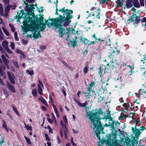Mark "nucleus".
Listing matches in <instances>:
<instances>
[{"mask_svg":"<svg viewBox=\"0 0 146 146\" xmlns=\"http://www.w3.org/2000/svg\"><path fill=\"white\" fill-rule=\"evenodd\" d=\"M24 137L25 138L26 140V141L29 144H30L31 143V141L26 136H25Z\"/></svg>","mask_w":146,"mask_h":146,"instance_id":"nucleus-36","label":"nucleus"},{"mask_svg":"<svg viewBox=\"0 0 146 146\" xmlns=\"http://www.w3.org/2000/svg\"><path fill=\"white\" fill-rule=\"evenodd\" d=\"M71 143L73 146L75 145L76 146V144L74 143L73 141V138H72L71 140Z\"/></svg>","mask_w":146,"mask_h":146,"instance_id":"nucleus-62","label":"nucleus"},{"mask_svg":"<svg viewBox=\"0 0 146 146\" xmlns=\"http://www.w3.org/2000/svg\"><path fill=\"white\" fill-rule=\"evenodd\" d=\"M33 15H31V17H28L26 19H24V20L23 21V23L24 24H26L27 23H30V25L27 27V29L29 31H33V37L35 38H38L39 37H41L40 33H38L37 34H36L35 33L36 31V30L39 29V27L41 30L43 31L45 28V26L44 24L42 25L40 24L39 26L38 24V21L35 19V17H33ZM31 16V15H30Z\"/></svg>","mask_w":146,"mask_h":146,"instance_id":"nucleus-3","label":"nucleus"},{"mask_svg":"<svg viewBox=\"0 0 146 146\" xmlns=\"http://www.w3.org/2000/svg\"><path fill=\"white\" fill-rule=\"evenodd\" d=\"M3 9L2 5L0 3V14L1 16H3Z\"/></svg>","mask_w":146,"mask_h":146,"instance_id":"nucleus-23","label":"nucleus"},{"mask_svg":"<svg viewBox=\"0 0 146 146\" xmlns=\"http://www.w3.org/2000/svg\"><path fill=\"white\" fill-rule=\"evenodd\" d=\"M49 102L50 101L51 103L52 104H54L53 101L52 100V98L51 95L49 96Z\"/></svg>","mask_w":146,"mask_h":146,"instance_id":"nucleus-49","label":"nucleus"},{"mask_svg":"<svg viewBox=\"0 0 146 146\" xmlns=\"http://www.w3.org/2000/svg\"><path fill=\"white\" fill-rule=\"evenodd\" d=\"M62 63L65 65V66L66 67L68 65V64L64 61H62Z\"/></svg>","mask_w":146,"mask_h":146,"instance_id":"nucleus-64","label":"nucleus"},{"mask_svg":"<svg viewBox=\"0 0 146 146\" xmlns=\"http://www.w3.org/2000/svg\"><path fill=\"white\" fill-rule=\"evenodd\" d=\"M14 36L15 40L18 41L19 40V38L17 37V32H15L14 33Z\"/></svg>","mask_w":146,"mask_h":146,"instance_id":"nucleus-35","label":"nucleus"},{"mask_svg":"<svg viewBox=\"0 0 146 146\" xmlns=\"http://www.w3.org/2000/svg\"><path fill=\"white\" fill-rule=\"evenodd\" d=\"M6 51L9 54H11L12 53V51L10 50L9 48H7L5 49Z\"/></svg>","mask_w":146,"mask_h":146,"instance_id":"nucleus-52","label":"nucleus"},{"mask_svg":"<svg viewBox=\"0 0 146 146\" xmlns=\"http://www.w3.org/2000/svg\"><path fill=\"white\" fill-rule=\"evenodd\" d=\"M33 95L34 96H37V91L36 89H33L32 91Z\"/></svg>","mask_w":146,"mask_h":146,"instance_id":"nucleus-31","label":"nucleus"},{"mask_svg":"<svg viewBox=\"0 0 146 146\" xmlns=\"http://www.w3.org/2000/svg\"><path fill=\"white\" fill-rule=\"evenodd\" d=\"M65 30L64 29H61L60 30V32L59 33V36H60L61 37L62 36L65 34Z\"/></svg>","mask_w":146,"mask_h":146,"instance_id":"nucleus-25","label":"nucleus"},{"mask_svg":"<svg viewBox=\"0 0 146 146\" xmlns=\"http://www.w3.org/2000/svg\"><path fill=\"white\" fill-rule=\"evenodd\" d=\"M24 124L25 125V127L28 130H30L32 129L31 127V126H29V125H25V123Z\"/></svg>","mask_w":146,"mask_h":146,"instance_id":"nucleus-39","label":"nucleus"},{"mask_svg":"<svg viewBox=\"0 0 146 146\" xmlns=\"http://www.w3.org/2000/svg\"><path fill=\"white\" fill-rule=\"evenodd\" d=\"M92 37L94 38V39H95V41L96 39H97V37L96 36V35L95 34H94L92 36Z\"/></svg>","mask_w":146,"mask_h":146,"instance_id":"nucleus-61","label":"nucleus"},{"mask_svg":"<svg viewBox=\"0 0 146 146\" xmlns=\"http://www.w3.org/2000/svg\"><path fill=\"white\" fill-rule=\"evenodd\" d=\"M66 67L70 70H73L72 68L68 65Z\"/></svg>","mask_w":146,"mask_h":146,"instance_id":"nucleus-60","label":"nucleus"},{"mask_svg":"<svg viewBox=\"0 0 146 146\" xmlns=\"http://www.w3.org/2000/svg\"><path fill=\"white\" fill-rule=\"evenodd\" d=\"M14 65L15 66V67L17 68H19V66L18 64V62H17L15 61L13 62Z\"/></svg>","mask_w":146,"mask_h":146,"instance_id":"nucleus-42","label":"nucleus"},{"mask_svg":"<svg viewBox=\"0 0 146 146\" xmlns=\"http://www.w3.org/2000/svg\"><path fill=\"white\" fill-rule=\"evenodd\" d=\"M3 36V34L1 29H0V40H2L4 39Z\"/></svg>","mask_w":146,"mask_h":146,"instance_id":"nucleus-28","label":"nucleus"},{"mask_svg":"<svg viewBox=\"0 0 146 146\" xmlns=\"http://www.w3.org/2000/svg\"><path fill=\"white\" fill-rule=\"evenodd\" d=\"M5 4H8L9 3V0H3Z\"/></svg>","mask_w":146,"mask_h":146,"instance_id":"nucleus-56","label":"nucleus"},{"mask_svg":"<svg viewBox=\"0 0 146 146\" xmlns=\"http://www.w3.org/2000/svg\"><path fill=\"white\" fill-rule=\"evenodd\" d=\"M145 129V127H143V126H141L140 127L139 129L138 130H140V131H141L142 133V132Z\"/></svg>","mask_w":146,"mask_h":146,"instance_id":"nucleus-47","label":"nucleus"},{"mask_svg":"<svg viewBox=\"0 0 146 146\" xmlns=\"http://www.w3.org/2000/svg\"><path fill=\"white\" fill-rule=\"evenodd\" d=\"M88 68L87 66H86L85 68H84L83 69L84 72L85 74L88 71Z\"/></svg>","mask_w":146,"mask_h":146,"instance_id":"nucleus-45","label":"nucleus"},{"mask_svg":"<svg viewBox=\"0 0 146 146\" xmlns=\"http://www.w3.org/2000/svg\"><path fill=\"white\" fill-rule=\"evenodd\" d=\"M11 8V5H8L5 8V11L6 12H9L10 9Z\"/></svg>","mask_w":146,"mask_h":146,"instance_id":"nucleus-33","label":"nucleus"},{"mask_svg":"<svg viewBox=\"0 0 146 146\" xmlns=\"http://www.w3.org/2000/svg\"><path fill=\"white\" fill-rule=\"evenodd\" d=\"M26 72L30 75H32L34 74V72L33 70H31L30 71L29 70H27Z\"/></svg>","mask_w":146,"mask_h":146,"instance_id":"nucleus-32","label":"nucleus"},{"mask_svg":"<svg viewBox=\"0 0 146 146\" xmlns=\"http://www.w3.org/2000/svg\"><path fill=\"white\" fill-rule=\"evenodd\" d=\"M45 136L46 138V140L48 141H50V139L48 136V135L46 133L45 134Z\"/></svg>","mask_w":146,"mask_h":146,"instance_id":"nucleus-50","label":"nucleus"},{"mask_svg":"<svg viewBox=\"0 0 146 146\" xmlns=\"http://www.w3.org/2000/svg\"><path fill=\"white\" fill-rule=\"evenodd\" d=\"M60 125L62 127V129H60V137L61 138H62L63 137V130L65 129H67L66 127V125L64 123L63 121L61 120L60 121Z\"/></svg>","mask_w":146,"mask_h":146,"instance_id":"nucleus-6","label":"nucleus"},{"mask_svg":"<svg viewBox=\"0 0 146 146\" xmlns=\"http://www.w3.org/2000/svg\"><path fill=\"white\" fill-rule=\"evenodd\" d=\"M102 40H101V39L100 38H97L96 40H95V42H97L100 43L101 42Z\"/></svg>","mask_w":146,"mask_h":146,"instance_id":"nucleus-54","label":"nucleus"},{"mask_svg":"<svg viewBox=\"0 0 146 146\" xmlns=\"http://www.w3.org/2000/svg\"><path fill=\"white\" fill-rule=\"evenodd\" d=\"M144 0H140V4L141 6H144Z\"/></svg>","mask_w":146,"mask_h":146,"instance_id":"nucleus-53","label":"nucleus"},{"mask_svg":"<svg viewBox=\"0 0 146 146\" xmlns=\"http://www.w3.org/2000/svg\"><path fill=\"white\" fill-rule=\"evenodd\" d=\"M142 23V26L144 28L145 30H146V22H143Z\"/></svg>","mask_w":146,"mask_h":146,"instance_id":"nucleus-46","label":"nucleus"},{"mask_svg":"<svg viewBox=\"0 0 146 146\" xmlns=\"http://www.w3.org/2000/svg\"><path fill=\"white\" fill-rule=\"evenodd\" d=\"M38 83L39 84L38 85V91L40 95H42V88L43 87V85L42 83L41 82L40 80H38Z\"/></svg>","mask_w":146,"mask_h":146,"instance_id":"nucleus-7","label":"nucleus"},{"mask_svg":"<svg viewBox=\"0 0 146 146\" xmlns=\"http://www.w3.org/2000/svg\"><path fill=\"white\" fill-rule=\"evenodd\" d=\"M1 57L7 67L9 68V66L8 65V64L9 62V61L7 60L5 56L3 55L1 56Z\"/></svg>","mask_w":146,"mask_h":146,"instance_id":"nucleus-11","label":"nucleus"},{"mask_svg":"<svg viewBox=\"0 0 146 146\" xmlns=\"http://www.w3.org/2000/svg\"><path fill=\"white\" fill-rule=\"evenodd\" d=\"M94 85V82H92L89 84V86L87 88V91H89V92H91V89L92 87H93Z\"/></svg>","mask_w":146,"mask_h":146,"instance_id":"nucleus-21","label":"nucleus"},{"mask_svg":"<svg viewBox=\"0 0 146 146\" xmlns=\"http://www.w3.org/2000/svg\"><path fill=\"white\" fill-rule=\"evenodd\" d=\"M84 44L85 45H91L90 42L87 39L85 41V42H84Z\"/></svg>","mask_w":146,"mask_h":146,"instance_id":"nucleus-38","label":"nucleus"},{"mask_svg":"<svg viewBox=\"0 0 146 146\" xmlns=\"http://www.w3.org/2000/svg\"><path fill=\"white\" fill-rule=\"evenodd\" d=\"M9 27L11 28V31L13 32L15 31V29L14 28V26L11 23L9 25Z\"/></svg>","mask_w":146,"mask_h":146,"instance_id":"nucleus-29","label":"nucleus"},{"mask_svg":"<svg viewBox=\"0 0 146 146\" xmlns=\"http://www.w3.org/2000/svg\"><path fill=\"white\" fill-rule=\"evenodd\" d=\"M88 92H84V93L86 95V98H87V97H88V95H90V96H92V95L91 94V92H89L88 91Z\"/></svg>","mask_w":146,"mask_h":146,"instance_id":"nucleus-41","label":"nucleus"},{"mask_svg":"<svg viewBox=\"0 0 146 146\" xmlns=\"http://www.w3.org/2000/svg\"><path fill=\"white\" fill-rule=\"evenodd\" d=\"M87 104V102H86L84 103H81L80 102L78 104V105L81 107H86Z\"/></svg>","mask_w":146,"mask_h":146,"instance_id":"nucleus-26","label":"nucleus"},{"mask_svg":"<svg viewBox=\"0 0 146 146\" xmlns=\"http://www.w3.org/2000/svg\"><path fill=\"white\" fill-rule=\"evenodd\" d=\"M123 106L126 110L129 107V104H125L123 105Z\"/></svg>","mask_w":146,"mask_h":146,"instance_id":"nucleus-48","label":"nucleus"},{"mask_svg":"<svg viewBox=\"0 0 146 146\" xmlns=\"http://www.w3.org/2000/svg\"><path fill=\"white\" fill-rule=\"evenodd\" d=\"M102 114L101 111L96 109L93 113L89 111L87 113L86 116L89 117L91 121V127L95 130L96 135L99 140V142H98V146H102L100 144H103L104 143L106 144L109 145L115 141L116 138L117 131L115 130L112 131V134L106 136L105 140H104L101 139L100 135V132L103 129L104 126L100 121L101 118V115Z\"/></svg>","mask_w":146,"mask_h":146,"instance_id":"nucleus-1","label":"nucleus"},{"mask_svg":"<svg viewBox=\"0 0 146 146\" xmlns=\"http://www.w3.org/2000/svg\"><path fill=\"white\" fill-rule=\"evenodd\" d=\"M63 119L64 123L67 124L68 123V121L66 117V116H64L63 117Z\"/></svg>","mask_w":146,"mask_h":146,"instance_id":"nucleus-44","label":"nucleus"},{"mask_svg":"<svg viewBox=\"0 0 146 146\" xmlns=\"http://www.w3.org/2000/svg\"><path fill=\"white\" fill-rule=\"evenodd\" d=\"M132 130L133 133V134L137 137L139 136L141 133V131H140V130L134 128L133 127L132 128Z\"/></svg>","mask_w":146,"mask_h":146,"instance_id":"nucleus-8","label":"nucleus"},{"mask_svg":"<svg viewBox=\"0 0 146 146\" xmlns=\"http://www.w3.org/2000/svg\"><path fill=\"white\" fill-rule=\"evenodd\" d=\"M38 100L44 104L45 106H48V105L47 103L46 100L43 98L41 96H40L38 98Z\"/></svg>","mask_w":146,"mask_h":146,"instance_id":"nucleus-12","label":"nucleus"},{"mask_svg":"<svg viewBox=\"0 0 146 146\" xmlns=\"http://www.w3.org/2000/svg\"><path fill=\"white\" fill-rule=\"evenodd\" d=\"M15 52L16 53L19 54H23V51L18 49H16Z\"/></svg>","mask_w":146,"mask_h":146,"instance_id":"nucleus-43","label":"nucleus"},{"mask_svg":"<svg viewBox=\"0 0 146 146\" xmlns=\"http://www.w3.org/2000/svg\"><path fill=\"white\" fill-rule=\"evenodd\" d=\"M10 46L11 48V49L14 50L15 49V44L13 42H11L10 45Z\"/></svg>","mask_w":146,"mask_h":146,"instance_id":"nucleus-40","label":"nucleus"},{"mask_svg":"<svg viewBox=\"0 0 146 146\" xmlns=\"http://www.w3.org/2000/svg\"><path fill=\"white\" fill-rule=\"evenodd\" d=\"M65 9V7H64L59 10V11L64 13L63 16L64 15L67 16L66 18L64 17H63L62 15H59L58 17L55 19L54 20H48V23L50 25L56 27H59L60 26H67L71 21L70 19H72V16L71 15V14H72L73 12L72 10L68 9Z\"/></svg>","mask_w":146,"mask_h":146,"instance_id":"nucleus-2","label":"nucleus"},{"mask_svg":"<svg viewBox=\"0 0 146 146\" xmlns=\"http://www.w3.org/2000/svg\"><path fill=\"white\" fill-rule=\"evenodd\" d=\"M72 37H75L74 39L73 38L72 41H70L73 47H74L76 46L77 44V43L76 42V40L77 39V37L76 36L73 34L72 35Z\"/></svg>","mask_w":146,"mask_h":146,"instance_id":"nucleus-10","label":"nucleus"},{"mask_svg":"<svg viewBox=\"0 0 146 146\" xmlns=\"http://www.w3.org/2000/svg\"><path fill=\"white\" fill-rule=\"evenodd\" d=\"M99 70V73L100 74V77L101 76V75H102V73H101V67H100L98 69Z\"/></svg>","mask_w":146,"mask_h":146,"instance_id":"nucleus-55","label":"nucleus"},{"mask_svg":"<svg viewBox=\"0 0 146 146\" xmlns=\"http://www.w3.org/2000/svg\"><path fill=\"white\" fill-rule=\"evenodd\" d=\"M20 13H19V12H17V14H18V16H17V17H18V20L17 21L18 22H20V19H21L22 18H23L24 17V16H23V15H24L23 14V13H24V11L23 9H22V10H21L20 11Z\"/></svg>","mask_w":146,"mask_h":146,"instance_id":"nucleus-9","label":"nucleus"},{"mask_svg":"<svg viewBox=\"0 0 146 146\" xmlns=\"http://www.w3.org/2000/svg\"><path fill=\"white\" fill-rule=\"evenodd\" d=\"M109 53H110V54L109 56V58L111 60L109 63L113 67L114 66V65L113 64V56L118 54L119 53L117 48H115L113 50H110Z\"/></svg>","mask_w":146,"mask_h":146,"instance_id":"nucleus-4","label":"nucleus"},{"mask_svg":"<svg viewBox=\"0 0 146 146\" xmlns=\"http://www.w3.org/2000/svg\"><path fill=\"white\" fill-rule=\"evenodd\" d=\"M140 93H141L142 94L146 96V91L144 90L143 89L140 90L139 91Z\"/></svg>","mask_w":146,"mask_h":146,"instance_id":"nucleus-34","label":"nucleus"},{"mask_svg":"<svg viewBox=\"0 0 146 146\" xmlns=\"http://www.w3.org/2000/svg\"><path fill=\"white\" fill-rule=\"evenodd\" d=\"M125 143L127 146H139L138 142L134 139L132 141L130 139L127 140L125 141Z\"/></svg>","mask_w":146,"mask_h":146,"instance_id":"nucleus-5","label":"nucleus"},{"mask_svg":"<svg viewBox=\"0 0 146 146\" xmlns=\"http://www.w3.org/2000/svg\"><path fill=\"white\" fill-rule=\"evenodd\" d=\"M52 106L57 117L58 118L60 115L56 107L54 104H52Z\"/></svg>","mask_w":146,"mask_h":146,"instance_id":"nucleus-14","label":"nucleus"},{"mask_svg":"<svg viewBox=\"0 0 146 146\" xmlns=\"http://www.w3.org/2000/svg\"><path fill=\"white\" fill-rule=\"evenodd\" d=\"M64 137L66 139H67L68 138V136L67 134L68 132L67 129H65L64 130Z\"/></svg>","mask_w":146,"mask_h":146,"instance_id":"nucleus-30","label":"nucleus"},{"mask_svg":"<svg viewBox=\"0 0 146 146\" xmlns=\"http://www.w3.org/2000/svg\"><path fill=\"white\" fill-rule=\"evenodd\" d=\"M47 120L50 123H52L53 122V121L52 119H50L49 118H47Z\"/></svg>","mask_w":146,"mask_h":146,"instance_id":"nucleus-57","label":"nucleus"},{"mask_svg":"<svg viewBox=\"0 0 146 146\" xmlns=\"http://www.w3.org/2000/svg\"><path fill=\"white\" fill-rule=\"evenodd\" d=\"M143 59L144 60H141V61L140 63L141 64H144L146 63V56L144 57Z\"/></svg>","mask_w":146,"mask_h":146,"instance_id":"nucleus-37","label":"nucleus"},{"mask_svg":"<svg viewBox=\"0 0 146 146\" xmlns=\"http://www.w3.org/2000/svg\"><path fill=\"white\" fill-rule=\"evenodd\" d=\"M132 0H127L126 1V6L128 8L131 7L132 6Z\"/></svg>","mask_w":146,"mask_h":146,"instance_id":"nucleus-15","label":"nucleus"},{"mask_svg":"<svg viewBox=\"0 0 146 146\" xmlns=\"http://www.w3.org/2000/svg\"><path fill=\"white\" fill-rule=\"evenodd\" d=\"M21 58H25V55L24 54V52H23V54H21Z\"/></svg>","mask_w":146,"mask_h":146,"instance_id":"nucleus-63","label":"nucleus"},{"mask_svg":"<svg viewBox=\"0 0 146 146\" xmlns=\"http://www.w3.org/2000/svg\"><path fill=\"white\" fill-rule=\"evenodd\" d=\"M9 79L11 83L14 84L15 83V81L13 77L10 75H8Z\"/></svg>","mask_w":146,"mask_h":146,"instance_id":"nucleus-24","label":"nucleus"},{"mask_svg":"<svg viewBox=\"0 0 146 146\" xmlns=\"http://www.w3.org/2000/svg\"><path fill=\"white\" fill-rule=\"evenodd\" d=\"M133 5L136 7L139 8L140 7L138 0H134L133 1Z\"/></svg>","mask_w":146,"mask_h":146,"instance_id":"nucleus-18","label":"nucleus"},{"mask_svg":"<svg viewBox=\"0 0 146 146\" xmlns=\"http://www.w3.org/2000/svg\"><path fill=\"white\" fill-rule=\"evenodd\" d=\"M3 125L2 126L3 127H4L7 131V132H8L9 131L7 127V126L6 124V122L4 120H3Z\"/></svg>","mask_w":146,"mask_h":146,"instance_id":"nucleus-22","label":"nucleus"},{"mask_svg":"<svg viewBox=\"0 0 146 146\" xmlns=\"http://www.w3.org/2000/svg\"><path fill=\"white\" fill-rule=\"evenodd\" d=\"M100 9H98L97 10V11L96 12V14H92V15L93 16L96 15V17L99 19H100Z\"/></svg>","mask_w":146,"mask_h":146,"instance_id":"nucleus-13","label":"nucleus"},{"mask_svg":"<svg viewBox=\"0 0 146 146\" xmlns=\"http://www.w3.org/2000/svg\"><path fill=\"white\" fill-rule=\"evenodd\" d=\"M8 88L12 92L14 93L15 92V88L11 84H9L8 85Z\"/></svg>","mask_w":146,"mask_h":146,"instance_id":"nucleus-19","label":"nucleus"},{"mask_svg":"<svg viewBox=\"0 0 146 146\" xmlns=\"http://www.w3.org/2000/svg\"><path fill=\"white\" fill-rule=\"evenodd\" d=\"M56 139L57 140V143L58 144H60L61 143V140L60 139V138L59 136H57L56 137Z\"/></svg>","mask_w":146,"mask_h":146,"instance_id":"nucleus-51","label":"nucleus"},{"mask_svg":"<svg viewBox=\"0 0 146 146\" xmlns=\"http://www.w3.org/2000/svg\"><path fill=\"white\" fill-rule=\"evenodd\" d=\"M115 142L114 143H113H113H112V145H111V144L109 146H119L118 144L119 143V141H117L115 139ZM114 141H113L114 142Z\"/></svg>","mask_w":146,"mask_h":146,"instance_id":"nucleus-20","label":"nucleus"},{"mask_svg":"<svg viewBox=\"0 0 146 146\" xmlns=\"http://www.w3.org/2000/svg\"><path fill=\"white\" fill-rule=\"evenodd\" d=\"M8 42L6 40L3 41L2 43V46L5 49L8 48Z\"/></svg>","mask_w":146,"mask_h":146,"instance_id":"nucleus-16","label":"nucleus"},{"mask_svg":"<svg viewBox=\"0 0 146 146\" xmlns=\"http://www.w3.org/2000/svg\"><path fill=\"white\" fill-rule=\"evenodd\" d=\"M13 110V111L16 114H17V115L18 116L19 115V112L18 111H17V108L14 107V106H12Z\"/></svg>","mask_w":146,"mask_h":146,"instance_id":"nucleus-27","label":"nucleus"},{"mask_svg":"<svg viewBox=\"0 0 146 146\" xmlns=\"http://www.w3.org/2000/svg\"><path fill=\"white\" fill-rule=\"evenodd\" d=\"M46 48V46H40V49L41 50H44Z\"/></svg>","mask_w":146,"mask_h":146,"instance_id":"nucleus-59","label":"nucleus"},{"mask_svg":"<svg viewBox=\"0 0 146 146\" xmlns=\"http://www.w3.org/2000/svg\"><path fill=\"white\" fill-rule=\"evenodd\" d=\"M8 13L9 12H6L5 11V14L4 15H3V16H4L5 17H8Z\"/></svg>","mask_w":146,"mask_h":146,"instance_id":"nucleus-58","label":"nucleus"},{"mask_svg":"<svg viewBox=\"0 0 146 146\" xmlns=\"http://www.w3.org/2000/svg\"><path fill=\"white\" fill-rule=\"evenodd\" d=\"M2 29L4 33L7 36H9L10 34L9 32L8 31L7 29L5 27H2Z\"/></svg>","mask_w":146,"mask_h":146,"instance_id":"nucleus-17","label":"nucleus"}]
</instances>
